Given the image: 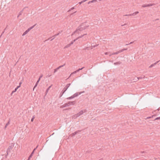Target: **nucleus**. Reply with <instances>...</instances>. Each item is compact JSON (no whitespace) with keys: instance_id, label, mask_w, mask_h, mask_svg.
I'll return each instance as SVG.
<instances>
[{"instance_id":"nucleus-41","label":"nucleus","mask_w":160,"mask_h":160,"mask_svg":"<svg viewBox=\"0 0 160 160\" xmlns=\"http://www.w3.org/2000/svg\"><path fill=\"white\" fill-rule=\"evenodd\" d=\"M80 116V115H79V114L78 113L76 114V117H78L79 116Z\"/></svg>"},{"instance_id":"nucleus-33","label":"nucleus","mask_w":160,"mask_h":160,"mask_svg":"<svg viewBox=\"0 0 160 160\" xmlns=\"http://www.w3.org/2000/svg\"><path fill=\"white\" fill-rule=\"evenodd\" d=\"M124 16H131V14H126V15H124Z\"/></svg>"},{"instance_id":"nucleus-16","label":"nucleus","mask_w":160,"mask_h":160,"mask_svg":"<svg viewBox=\"0 0 160 160\" xmlns=\"http://www.w3.org/2000/svg\"><path fill=\"white\" fill-rule=\"evenodd\" d=\"M158 62V61H157V62H155L154 64L151 65L149 66V68H151L152 67H153L154 66V65H155Z\"/></svg>"},{"instance_id":"nucleus-29","label":"nucleus","mask_w":160,"mask_h":160,"mask_svg":"<svg viewBox=\"0 0 160 160\" xmlns=\"http://www.w3.org/2000/svg\"><path fill=\"white\" fill-rule=\"evenodd\" d=\"M56 37V36H55V35H54V36H53L52 37H53V38H52V39H51V41H52L54 38H55V37Z\"/></svg>"},{"instance_id":"nucleus-50","label":"nucleus","mask_w":160,"mask_h":160,"mask_svg":"<svg viewBox=\"0 0 160 160\" xmlns=\"http://www.w3.org/2000/svg\"><path fill=\"white\" fill-rule=\"evenodd\" d=\"M17 89H18V88H16L15 89L14 91H15V92H16V91L17 90Z\"/></svg>"},{"instance_id":"nucleus-15","label":"nucleus","mask_w":160,"mask_h":160,"mask_svg":"<svg viewBox=\"0 0 160 160\" xmlns=\"http://www.w3.org/2000/svg\"><path fill=\"white\" fill-rule=\"evenodd\" d=\"M52 85H51L49 87H48V88L46 90V94H47V93L48 92V91H49V90L50 89V88H51V87H52Z\"/></svg>"},{"instance_id":"nucleus-45","label":"nucleus","mask_w":160,"mask_h":160,"mask_svg":"<svg viewBox=\"0 0 160 160\" xmlns=\"http://www.w3.org/2000/svg\"><path fill=\"white\" fill-rule=\"evenodd\" d=\"M42 76H43V75H42V74H41V75L40 76V77H39V78H41L42 77Z\"/></svg>"},{"instance_id":"nucleus-42","label":"nucleus","mask_w":160,"mask_h":160,"mask_svg":"<svg viewBox=\"0 0 160 160\" xmlns=\"http://www.w3.org/2000/svg\"><path fill=\"white\" fill-rule=\"evenodd\" d=\"M109 53V52H107L105 53V54L106 55L108 54Z\"/></svg>"},{"instance_id":"nucleus-12","label":"nucleus","mask_w":160,"mask_h":160,"mask_svg":"<svg viewBox=\"0 0 160 160\" xmlns=\"http://www.w3.org/2000/svg\"><path fill=\"white\" fill-rule=\"evenodd\" d=\"M69 102H70V104L74 105L76 103V102L75 101H69Z\"/></svg>"},{"instance_id":"nucleus-63","label":"nucleus","mask_w":160,"mask_h":160,"mask_svg":"<svg viewBox=\"0 0 160 160\" xmlns=\"http://www.w3.org/2000/svg\"><path fill=\"white\" fill-rule=\"evenodd\" d=\"M126 24H124V25H122V26H123L125 25H126Z\"/></svg>"},{"instance_id":"nucleus-6","label":"nucleus","mask_w":160,"mask_h":160,"mask_svg":"<svg viewBox=\"0 0 160 160\" xmlns=\"http://www.w3.org/2000/svg\"><path fill=\"white\" fill-rule=\"evenodd\" d=\"M70 85V83L68 84H67L65 86V88L63 89L62 90L65 92Z\"/></svg>"},{"instance_id":"nucleus-62","label":"nucleus","mask_w":160,"mask_h":160,"mask_svg":"<svg viewBox=\"0 0 160 160\" xmlns=\"http://www.w3.org/2000/svg\"><path fill=\"white\" fill-rule=\"evenodd\" d=\"M74 33H74V32H73V33H72V35L74 34Z\"/></svg>"},{"instance_id":"nucleus-61","label":"nucleus","mask_w":160,"mask_h":160,"mask_svg":"<svg viewBox=\"0 0 160 160\" xmlns=\"http://www.w3.org/2000/svg\"><path fill=\"white\" fill-rule=\"evenodd\" d=\"M40 79H41V78H38V81H40Z\"/></svg>"},{"instance_id":"nucleus-43","label":"nucleus","mask_w":160,"mask_h":160,"mask_svg":"<svg viewBox=\"0 0 160 160\" xmlns=\"http://www.w3.org/2000/svg\"><path fill=\"white\" fill-rule=\"evenodd\" d=\"M84 68V67H83L82 68H79V69H78V70H79V71H80V70H82V69Z\"/></svg>"},{"instance_id":"nucleus-19","label":"nucleus","mask_w":160,"mask_h":160,"mask_svg":"<svg viewBox=\"0 0 160 160\" xmlns=\"http://www.w3.org/2000/svg\"><path fill=\"white\" fill-rule=\"evenodd\" d=\"M23 10H21L19 13V14L18 15V18L19 17V16H20V15H21L22 14V13L23 12Z\"/></svg>"},{"instance_id":"nucleus-11","label":"nucleus","mask_w":160,"mask_h":160,"mask_svg":"<svg viewBox=\"0 0 160 160\" xmlns=\"http://www.w3.org/2000/svg\"><path fill=\"white\" fill-rule=\"evenodd\" d=\"M65 92L63 90H62L60 94L59 98L61 97L62 96Z\"/></svg>"},{"instance_id":"nucleus-64","label":"nucleus","mask_w":160,"mask_h":160,"mask_svg":"<svg viewBox=\"0 0 160 160\" xmlns=\"http://www.w3.org/2000/svg\"><path fill=\"white\" fill-rule=\"evenodd\" d=\"M102 160V158H101L100 159H99V160Z\"/></svg>"},{"instance_id":"nucleus-48","label":"nucleus","mask_w":160,"mask_h":160,"mask_svg":"<svg viewBox=\"0 0 160 160\" xmlns=\"http://www.w3.org/2000/svg\"><path fill=\"white\" fill-rule=\"evenodd\" d=\"M76 134H74V132L72 134V136H74L75 135H76Z\"/></svg>"},{"instance_id":"nucleus-56","label":"nucleus","mask_w":160,"mask_h":160,"mask_svg":"<svg viewBox=\"0 0 160 160\" xmlns=\"http://www.w3.org/2000/svg\"><path fill=\"white\" fill-rule=\"evenodd\" d=\"M70 46H68V45H67V46H66V47H70Z\"/></svg>"},{"instance_id":"nucleus-3","label":"nucleus","mask_w":160,"mask_h":160,"mask_svg":"<svg viewBox=\"0 0 160 160\" xmlns=\"http://www.w3.org/2000/svg\"><path fill=\"white\" fill-rule=\"evenodd\" d=\"M155 4L154 3H150L148 4H143L142 6V7L143 8H145L147 7H150L152 6L153 5H155Z\"/></svg>"},{"instance_id":"nucleus-49","label":"nucleus","mask_w":160,"mask_h":160,"mask_svg":"<svg viewBox=\"0 0 160 160\" xmlns=\"http://www.w3.org/2000/svg\"><path fill=\"white\" fill-rule=\"evenodd\" d=\"M7 126H8L7 125H5V126L4 127V129H5L7 127Z\"/></svg>"},{"instance_id":"nucleus-35","label":"nucleus","mask_w":160,"mask_h":160,"mask_svg":"<svg viewBox=\"0 0 160 160\" xmlns=\"http://www.w3.org/2000/svg\"><path fill=\"white\" fill-rule=\"evenodd\" d=\"M97 1V0H93L92 1H91L92 3H93L95 2H96Z\"/></svg>"},{"instance_id":"nucleus-18","label":"nucleus","mask_w":160,"mask_h":160,"mask_svg":"<svg viewBox=\"0 0 160 160\" xmlns=\"http://www.w3.org/2000/svg\"><path fill=\"white\" fill-rule=\"evenodd\" d=\"M82 130H78L75 132H74V134H77V133L80 132L82 131Z\"/></svg>"},{"instance_id":"nucleus-38","label":"nucleus","mask_w":160,"mask_h":160,"mask_svg":"<svg viewBox=\"0 0 160 160\" xmlns=\"http://www.w3.org/2000/svg\"><path fill=\"white\" fill-rule=\"evenodd\" d=\"M134 42H130L129 44H126V45H129V44H132V43H133Z\"/></svg>"},{"instance_id":"nucleus-59","label":"nucleus","mask_w":160,"mask_h":160,"mask_svg":"<svg viewBox=\"0 0 160 160\" xmlns=\"http://www.w3.org/2000/svg\"><path fill=\"white\" fill-rule=\"evenodd\" d=\"M113 54H112V53L110 54V55H109V56H111V55H113Z\"/></svg>"},{"instance_id":"nucleus-7","label":"nucleus","mask_w":160,"mask_h":160,"mask_svg":"<svg viewBox=\"0 0 160 160\" xmlns=\"http://www.w3.org/2000/svg\"><path fill=\"white\" fill-rule=\"evenodd\" d=\"M82 92H77L76 93H75L73 95H72V96L73 97V98H74L76 97H77L79 95H80Z\"/></svg>"},{"instance_id":"nucleus-32","label":"nucleus","mask_w":160,"mask_h":160,"mask_svg":"<svg viewBox=\"0 0 160 160\" xmlns=\"http://www.w3.org/2000/svg\"><path fill=\"white\" fill-rule=\"evenodd\" d=\"M77 72L76 71H74V72H73L71 74V75H70L69 77L71 76V75L72 74H75Z\"/></svg>"},{"instance_id":"nucleus-5","label":"nucleus","mask_w":160,"mask_h":160,"mask_svg":"<svg viewBox=\"0 0 160 160\" xmlns=\"http://www.w3.org/2000/svg\"><path fill=\"white\" fill-rule=\"evenodd\" d=\"M65 65V64H63V65H61V66H59V67H58L57 68H56L54 70V73H55V72H56L60 68H61L62 67H63L64 65Z\"/></svg>"},{"instance_id":"nucleus-44","label":"nucleus","mask_w":160,"mask_h":160,"mask_svg":"<svg viewBox=\"0 0 160 160\" xmlns=\"http://www.w3.org/2000/svg\"><path fill=\"white\" fill-rule=\"evenodd\" d=\"M34 153V151H32V152L31 154H32L33 155V154Z\"/></svg>"},{"instance_id":"nucleus-36","label":"nucleus","mask_w":160,"mask_h":160,"mask_svg":"<svg viewBox=\"0 0 160 160\" xmlns=\"http://www.w3.org/2000/svg\"><path fill=\"white\" fill-rule=\"evenodd\" d=\"M98 45H94V46H92V48H91V49H92V48L93 47V48H95L97 46H98Z\"/></svg>"},{"instance_id":"nucleus-2","label":"nucleus","mask_w":160,"mask_h":160,"mask_svg":"<svg viewBox=\"0 0 160 160\" xmlns=\"http://www.w3.org/2000/svg\"><path fill=\"white\" fill-rule=\"evenodd\" d=\"M14 147V145L13 144H12L11 146H9L8 148L7 149V154L6 155V157L8 155V153L10 152L11 150Z\"/></svg>"},{"instance_id":"nucleus-40","label":"nucleus","mask_w":160,"mask_h":160,"mask_svg":"<svg viewBox=\"0 0 160 160\" xmlns=\"http://www.w3.org/2000/svg\"><path fill=\"white\" fill-rule=\"evenodd\" d=\"M10 124V121L8 122V123L6 124V125L7 126L8 125Z\"/></svg>"},{"instance_id":"nucleus-23","label":"nucleus","mask_w":160,"mask_h":160,"mask_svg":"<svg viewBox=\"0 0 160 160\" xmlns=\"http://www.w3.org/2000/svg\"><path fill=\"white\" fill-rule=\"evenodd\" d=\"M32 155L31 154L29 156V157L27 160H30V158L32 157Z\"/></svg>"},{"instance_id":"nucleus-26","label":"nucleus","mask_w":160,"mask_h":160,"mask_svg":"<svg viewBox=\"0 0 160 160\" xmlns=\"http://www.w3.org/2000/svg\"><path fill=\"white\" fill-rule=\"evenodd\" d=\"M155 116H156L155 115H153L152 116V117H147V119L150 118H153V117H155Z\"/></svg>"},{"instance_id":"nucleus-20","label":"nucleus","mask_w":160,"mask_h":160,"mask_svg":"<svg viewBox=\"0 0 160 160\" xmlns=\"http://www.w3.org/2000/svg\"><path fill=\"white\" fill-rule=\"evenodd\" d=\"M78 113H79V115H82L83 113V112L82 110H81V111H80Z\"/></svg>"},{"instance_id":"nucleus-57","label":"nucleus","mask_w":160,"mask_h":160,"mask_svg":"<svg viewBox=\"0 0 160 160\" xmlns=\"http://www.w3.org/2000/svg\"><path fill=\"white\" fill-rule=\"evenodd\" d=\"M59 34V33H58L57 34H55V36H56L58 35Z\"/></svg>"},{"instance_id":"nucleus-24","label":"nucleus","mask_w":160,"mask_h":160,"mask_svg":"<svg viewBox=\"0 0 160 160\" xmlns=\"http://www.w3.org/2000/svg\"><path fill=\"white\" fill-rule=\"evenodd\" d=\"M89 48L90 47H86V48H84L83 49V50H85L87 49H88V50L89 49Z\"/></svg>"},{"instance_id":"nucleus-34","label":"nucleus","mask_w":160,"mask_h":160,"mask_svg":"<svg viewBox=\"0 0 160 160\" xmlns=\"http://www.w3.org/2000/svg\"><path fill=\"white\" fill-rule=\"evenodd\" d=\"M77 117H76V114H75L73 116V118H77Z\"/></svg>"},{"instance_id":"nucleus-37","label":"nucleus","mask_w":160,"mask_h":160,"mask_svg":"<svg viewBox=\"0 0 160 160\" xmlns=\"http://www.w3.org/2000/svg\"><path fill=\"white\" fill-rule=\"evenodd\" d=\"M76 12H76H74L73 13H71L70 14V16H71L74 13H75Z\"/></svg>"},{"instance_id":"nucleus-13","label":"nucleus","mask_w":160,"mask_h":160,"mask_svg":"<svg viewBox=\"0 0 160 160\" xmlns=\"http://www.w3.org/2000/svg\"><path fill=\"white\" fill-rule=\"evenodd\" d=\"M120 52H121L120 51V50L119 51L117 52H116L112 53V54H113V55L118 54L119 53H120Z\"/></svg>"},{"instance_id":"nucleus-28","label":"nucleus","mask_w":160,"mask_h":160,"mask_svg":"<svg viewBox=\"0 0 160 160\" xmlns=\"http://www.w3.org/2000/svg\"><path fill=\"white\" fill-rule=\"evenodd\" d=\"M73 42L72 41L71 43H70L69 44H68L69 46H71L72 44L73 43Z\"/></svg>"},{"instance_id":"nucleus-27","label":"nucleus","mask_w":160,"mask_h":160,"mask_svg":"<svg viewBox=\"0 0 160 160\" xmlns=\"http://www.w3.org/2000/svg\"><path fill=\"white\" fill-rule=\"evenodd\" d=\"M35 118L34 116H33L31 119V122H32L33 121L34 119Z\"/></svg>"},{"instance_id":"nucleus-39","label":"nucleus","mask_w":160,"mask_h":160,"mask_svg":"<svg viewBox=\"0 0 160 160\" xmlns=\"http://www.w3.org/2000/svg\"><path fill=\"white\" fill-rule=\"evenodd\" d=\"M136 15V13H135V12L133 13L132 14H131V16H134V15Z\"/></svg>"},{"instance_id":"nucleus-8","label":"nucleus","mask_w":160,"mask_h":160,"mask_svg":"<svg viewBox=\"0 0 160 160\" xmlns=\"http://www.w3.org/2000/svg\"><path fill=\"white\" fill-rule=\"evenodd\" d=\"M87 35V34H86H86H83V35H81V36H79V37H78L77 38H76V39H75L74 40H73V41H72L73 42H75V41H76V40H78V39H79V38H82V37H83L84 35Z\"/></svg>"},{"instance_id":"nucleus-58","label":"nucleus","mask_w":160,"mask_h":160,"mask_svg":"<svg viewBox=\"0 0 160 160\" xmlns=\"http://www.w3.org/2000/svg\"><path fill=\"white\" fill-rule=\"evenodd\" d=\"M76 71L77 72H79V70H78V69L77 70H76Z\"/></svg>"},{"instance_id":"nucleus-47","label":"nucleus","mask_w":160,"mask_h":160,"mask_svg":"<svg viewBox=\"0 0 160 160\" xmlns=\"http://www.w3.org/2000/svg\"><path fill=\"white\" fill-rule=\"evenodd\" d=\"M136 14L139 13V12L138 11H137L135 12Z\"/></svg>"},{"instance_id":"nucleus-51","label":"nucleus","mask_w":160,"mask_h":160,"mask_svg":"<svg viewBox=\"0 0 160 160\" xmlns=\"http://www.w3.org/2000/svg\"><path fill=\"white\" fill-rule=\"evenodd\" d=\"M20 87V85H19V86H18L17 87V88L18 89V88H19Z\"/></svg>"},{"instance_id":"nucleus-14","label":"nucleus","mask_w":160,"mask_h":160,"mask_svg":"<svg viewBox=\"0 0 160 160\" xmlns=\"http://www.w3.org/2000/svg\"><path fill=\"white\" fill-rule=\"evenodd\" d=\"M29 31L27 29L22 34V36H24Z\"/></svg>"},{"instance_id":"nucleus-10","label":"nucleus","mask_w":160,"mask_h":160,"mask_svg":"<svg viewBox=\"0 0 160 160\" xmlns=\"http://www.w3.org/2000/svg\"><path fill=\"white\" fill-rule=\"evenodd\" d=\"M39 81L38 80L37 81V82H36L35 84V85L33 88V91H34L35 88L37 86L38 84V83H39Z\"/></svg>"},{"instance_id":"nucleus-53","label":"nucleus","mask_w":160,"mask_h":160,"mask_svg":"<svg viewBox=\"0 0 160 160\" xmlns=\"http://www.w3.org/2000/svg\"><path fill=\"white\" fill-rule=\"evenodd\" d=\"M146 152L145 151H143V152H141V153H145Z\"/></svg>"},{"instance_id":"nucleus-52","label":"nucleus","mask_w":160,"mask_h":160,"mask_svg":"<svg viewBox=\"0 0 160 160\" xmlns=\"http://www.w3.org/2000/svg\"><path fill=\"white\" fill-rule=\"evenodd\" d=\"M22 82H20L19 83V85H20L21 86V84Z\"/></svg>"},{"instance_id":"nucleus-17","label":"nucleus","mask_w":160,"mask_h":160,"mask_svg":"<svg viewBox=\"0 0 160 160\" xmlns=\"http://www.w3.org/2000/svg\"><path fill=\"white\" fill-rule=\"evenodd\" d=\"M121 63V62H118L114 63V64L115 65H118V64H120Z\"/></svg>"},{"instance_id":"nucleus-54","label":"nucleus","mask_w":160,"mask_h":160,"mask_svg":"<svg viewBox=\"0 0 160 160\" xmlns=\"http://www.w3.org/2000/svg\"><path fill=\"white\" fill-rule=\"evenodd\" d=\"M37 147H38V146H37L36 148H34L33 151H34L36 149V148H37Z\"/></svg>"},{"instance_id":"nucleus-46","label":"nucleus","mask_w":160,"mask_h":160,"mask_svg":"<svg viewBox=\"0 0 160 160\" xmlns=\"http://www.w3.org/2000/svg\"><path fill=\"white\" fill-rule=\"evenodd\" d=\"M15 92L14 90L12 91V92L11 94H12V93H14Z\"/></svg>"},{"instance_id":"nucleus-31","label":"nucleus","mask_w":160,"mask_h":160,"mask_svg":"<svg viewBox=\"0 0 160 160\" xmlns=\"http://www.w3.org/2000/svg\"><path fill=\"white\" fill-rule=\"evenodd\" d=\"M74 7H72V8H71L70 10H69L68 11V12H70L71 10L73 9H74Z\"/></svg>"},{"instance_id":"nucleus-22","label":"nucleus","mask_w":160,"mask_h":160,"mask_svg":"<svg viewBox=\"0 0 160 160\" xmlns=\"http://www.w3.org/2000/svg\"><path fill=\"white\" fill-rule=\"evenodd\" d=\"M34 25L33 26H32V27H30V28H29L28 30L29 31L31 29H32V28H33L34 27Z\"/></svg>"},{"instance_id":"nucleus-55","label":"nucleus","mask_w":160,"mask_h":160,"mask_svg":"<svg viewBox=\"0 0 160 160\" xmlns=\"http://www.w3.org/2000/svg\"><path fill=\"white\" fill-rule=\"evenodd\" d=\"M91 3H92L91 2V1H89L88 2V4H89Z\"/></svg>"},{"instance_id":"nucleus-21","label":"nucleus","mask_w":160,"mask_h":160,"mask_svg":"<svg viewBox=\"0 0 160 160\" xmlns=\"http://www.w3.org/2000/svg\"><path fill=\"white\" fill-rule=\"evenodd\" d=\"M73 98V96L72 95V96H71L70 97H69L68 98H67V99H68V100H70V99H72V98Z\"/></svg>"},{"instance_id":"nucleus-1","label":"nucleus","mask_w":160,"mask_h":160,"mask_svg":"<svg viewBox=\"0 0 160 160\" xmlns=\"http://www.w3.org/2000/svg\"><path fill=\"white\" fill-rule=\"evenodd\" d=\"M89 25H85V23H82L79 27H78L77 30L74 32V33L76 32H79V31H82L86 28L88 27Z\"/></svg>"},{"instance_id":"nucleus-25","label":"nucleus","mask_w":160,"mask_h":160,"mask_svg":"<svg viewBox=\"0 0 160 160\" xmlns=\"http://www.w3.org/2000/svg\"><path fill=\"white\" fill-rule=\"evenodd\" d=\"M127 50V48H123V49H122L121 50H120V51L121 52H122L125 50Z\"/></svg>"},{"instance_id":"nucleus-4","label":"nucleus","mask_w":160,"mask_h":160,"mask_svg":"<svg viewBox=\"0 0 160 160\" xmlns=\"http://www.w3.org/2000/svg\"><path fill=\"white\" fill-rule=\"evenodd\" d=\"M139 78L137 77H135L133 78H131V81L132 82H135L138 81L139 80Z\"/></svg>"},{"instance_id":"nucleus-9","label":"nucleus","mask_w":160,"mask_h":160,"mask_svg":"<svg viewBox=\"0 0 160 160\" xmlns=\"http://www.w3.org/2000/svg\"><path fill=\"white\" fill-rule=\"evenodd\" d=\"M70 105V102H69L68 103H66L64 104L62 106V107H68Z\"/></svg>"},{"instance_id":"nucleus-60","label":"nucleus","mask_w":160,"mask_h":160,"mask_svg":"<svg viewBox=\"0 0 160 160\" xmlns=\"http://www.w3.org/2000/svg\"><path fill=\"white\" fill-rule=\"evenodd\" d=\"M138 78H139V79H141V78H142V77H138Z\"/></svg>"},{"instance_id":"nucleus-30","label":"nucleus","mask_w":160,"mask_h":160,"mask_svg":"<svg viewBox=\"0 0 160 160\" xmlns=\"http://www.w3.org/2000/svg\"><path fill=\"white\" fill-rule=\"evenodd\" d=\"M159 119H160V117L156 118L155 119H154V120L155 121L156 120H159Z\"/></svg>"}]
</instances>
